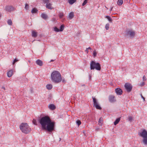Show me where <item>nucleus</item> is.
<instances>
[{"label": "nucleus", "instance_id": "50", "mask_svg": "<svg viewBox=\"0 0 147 147\" xmlns=\"http://www.w3.org/2000/svg\"><path fill=\"white\" fill-rule=\"evenodd\" d=\"M54 61V60H51V61H51H51Z\"/></svg>", "mask_w": 147, "mask_h": 147}, {"label": "nucleus", "instance_id": "46", "mask_svg": "<svg viewBox=\"0 0 147 147\" xmlns=\"http://www.w3.org/2000/svg\"><path fill=\"white\" fill-rule=\"evenodd\" d=\"M1 88L3 89L4 90H5V88L4 86H2Z\"/></svg>", "mask_w": 147, "mask_h": 147}, {"label": "nucleus", "instance_id": "20", "mask_svg": "<svg viewBox=\"0 0 147 147\" xmlns=\"http://www.w3.org/2000/svg\"><path fill=\"white\" fill-rule=\"evenodd\" d=\"M120 118H118L116 119V120L114 122V124L115 125H116L117 124H118L120 121Z\"/></svg>", "mask_w": 147, "mask_h": 147}, {"label": "nucleus", "instance_id": "26", "mask_svg": "<svg viewBox=\"0 0 147 147\" xmlns=\"http://www.w3.org/2000/svg\"><path fill=\"white\" fill-rule=\"evenodd\" d=\"M143 142L144 144L147 145V137L144 138Z\"/></svg>", "mask_w": 147, "mask_h": 147}, {"label": "nucleus", "instance_id": "13", "mask_svg": "<svg viewBox=\"0 0 147 147\" xmlns=\"http://www.w3.org/2000/svg\"><path fill=\"white\" fill-rule=\"evenodd\" d=\"M37 32L35 30H33L32 32V35L33 37H36L37 36Z\"/></svg>", "mask_w": 147, "mask_h": 147}, {"label": "nucleus", "instance_id": "4", "mask_svg": "<svg viewBox=\"0 0 147 147\" xmlns=\"http://www.w3.org/2000/svg\"><path fill=\"white\" fill-rule=\"evenodd\" d=\"M90 69L91 70L96 69L97 70H100L101 69L100 65L98 63H96L94 61H92L90 64Z\"/></svg>", "mask_w": 147, "mask_h": 147}, {"label": "nucleus", "instance_id": "9", "mask_svg": "<svg viewBox=\"0 0 147 147\" xmlns=\"http://www.w3.org/2000/svg\"><path fill=\"white\" fill-rule=\"evenodd\" d=\"M5 10L8 12H11L14 10V8L11 6H7L5 7Z\"/></svg>", "mask_w": 147, "mask_h": 147}, {"label": "nucleus", "instance_id": "42", "mask_svg": "<svg viewBox=\"0 0 147 147\" xmlns=\"http://www.w3.org/2000/svg\"><path fill=\"white\" fill-rule=\"evenodd\" d=\"M140 95H141V96L142 97V98L143 99L144 101H145V98H144L142 96V94H140Z\"/></svg>", "mask_w": 147, "mask_h": 147}, {"label": "nucleus", "instance_id": "49", "mask_svg": "<svg viewBox=\"0 0 147 147\" xmlns=\"http://www.w3.org/2000/svg\"><path fill=\"white\" fill-rule=\"evenodd\" d=\"M105 7L107 9H108V8L106 6H105Z\"/></svg>", "mask_w": 147, "mask_h": 147}, {"label": "nucleus", "instance_id": "21", "mask_svg": "<svg viewBox=\"0 0 147 147\" xmlns=\"http://www.w3.org/2000/svg\"><path fill=\"white\" fill-rule=\"evenodd\" d=\"M46 7L49 9H52L51 4L49 3H48L47 4H46Z\"/></svg>", "mask_w": 147, "mask_h": 147}, {"label": "nucleus", "instance_id": "43", "mask_svg": "<svg viewBox=\"0 0 147 147\" xmlns=\"http://www.w3.org/2000/svg\"><path fill=\"white\" fill-rule=\"evenodd\" d=\"M62 81L64 83H65L66 81L64 78H62Z\"/></svg>", "mask_w": 147, "mask_h": 147}, {"label": "nucleus", "instance_id": "18", "mask_svg": "<svg viewBox=\"0 0 147 147\" xmlns=\"http://www.w3.org/2000/svg\"><path fill=\"white\" fill-rule=\"evenodd\" d=\"M46 88H47L49 90H51L53 87L52 85L51 84H47L46 85Z\"/></svg>", "mask_w": 147, "mask_h": 147}, {"label": "nucleus", "instance_id": "11", "mask_svg": "<svg viewBox=\"0 0 147 147\" xmlns=\"http://www.w3.org/2000/svg\"><path fill=\"white\" fill-rule=\"evenodd\" d=\"M115 92L117 95H121L122 94V91L120 88H117L115 89Z\"/></svg>", "mask_w": 147, "mask_h": 147}, {"label": "nucleus", "instance_id": "5", "mask_svg": "<svg viewBox=\"0 0 147 147\" xmlns=\"http://www.w3.org/2000/svg\"><path fill=\"white\" fill-rule=\"evenodd\" d=\"M135 34V31L132 30H127L126 31L125 34V36L127 37L128 36L131 38H134Z\"/></svg>", "mask_w": 147, "mask_h": 147}, {"label": "nucleus", "instance_id": "23", "mask_svg": "<svg viewBox=\"0 0 147 147\" xmlns=\"http://www.w3.org/2000/svg\"><path fill=\"white\" fill-rule=\"evenodd\" d=\"M105 18H107L109 21L111 23H112V18L108 16H105Z\"/></svg>", "mask_w": 147, "mask_h": 147}, {"label": "nucleus", "instance_id": "27", "mask_svg": "<svg viewBox=\"0 0 147 147\" xmlns=\"http://www.w3.org/2000/svg\"><path fill=\"white\" fill-rule=\"evenodd\" d=\"M64 26L63 25V24L61 25L60 27V29L59 30L60 31H62L64 29Z\"/></svg>", "mask_w": 147, "mask_h": 147}, {"label": "nucleus", "instance_id": "30", "mask_svg": "<svg viewBox=\"0 0 147 147\" xmlns=\"http://www.w3.org/2000/svg\"><path fill=\"white\" fill-rule=\"evenodd\" d=\"M109 23H107L105 26V28L106 30H108L109 28Z\"/></svg>", "mask_w": 147, "mask_h": 147}, {"label": "nucleus", "instance_id": "24", "mask_svg": "<svg viewBox=\"0 0 147 147\" xmlns=\"http://www.w3.org/2000/svg\"><path fill=\"white\" fill-rule=\"evenodd\" d=\"M123 3V0H118L117 2V4L118 5H121Z\"/></svg>", "mask_w": 147, "mask_h": 147}, {"label": "nucleus", "instance_id": "38", "mask_svg": "<svg viewBox=\"0 0 147 147\" xmlns=\"http://www.w3.org/2000/svg\"><path fill=\"white\" fill-rule=\"evenodd\" d=\"M96 54H97L96 52V50H94V51L93 52V55L94 56V57H95L96 56Z\"/></svg>", "mask_w": 147, "mask_h": 147}, {"label": "nucleus", "instance_id": "8", "mask_svg": "<svg viewBox=\"0 0 147 147\" xmlns=\"http://www.w3.org/2000/svg\"><path fill=\"white\" fill-rule=\"evenodd\" d=\"M139 135L143 138L147 137V131L145 129L143 130V131L140 133Z\"/></svg>", "mask_w": 147, "mask_h": 147}, {"label": "nucleus", "instance_id": "15", "mask_svg": "<svg viewBox=\"0 0 147 147\" xmlns=\"http://www.w3.org/2000/svg\"><path fill=\"white\" fill-rule=\"evenodd\" d=\"M74 15L73 12H71L69 15V20L72 19L74 17Z\"/></svg>", "mask_w": 147, "mask_h": 147}, {"label": "nucleus", "instance_id": "10", "mask_svg": "<svg viewBox=\"0 0 147 147\" xmlns=\"http://www.w3.org/2000/svg\"><path fill=\"white\" fill-rule=\"evenodd\" d=\"M109 100L110 102H113L116 101L115 96L113 95H110L109 96Z\"/></svg>", "mask_w": 147, "mask_h": 147}, {"label": "nucleus", "instance_id": "19", "mask_svg": "<svg viewBox=\"0 0 147 147\" xmlns=\"http://www.w3.org/2000/svg\"><path fill=\"white\" fill-rule=\"evenodd\" d=\"M38 11V10L36 8H33L31 11V12L32 13H36Z\"/></svg>", "mask_w": 147, "mask_h": 147}, {"label": "nucleus", "instance_id": "28", "mask_svg": "<svg viewBox=\"0 0 147 147\" xmlns=\"http://www.w3.org/2000/svg\"><path fill=\"white\" fill-rule=\"evenodd\" d=\"M8 24L10 25H11L12 24V21L11 20H8L7 21Z\"/></svg>", "mask_w": 147, "mask_h": 147}, {"label": "nucleus", "instance_id": "3", "mask_svg": "<svg viewBox=\"0 0 147 147\" xmlns=\"http://www.w3.org/2000/svg\"><path fill=\"white\" fill-rule=\"evenodd\" d=\"M20 129L22 131L26 134L30 132L31 129L27 123H22L20 126Z\"/></svg>", "mask_w": 147, "mask_h": 147}, {"label": "nucleus", "instance_id": "2", "mask_svg": "<svg viewBox=\"0 0 147 147\" xmlns=\"http://www.w3.org/2000/svg\"><path fill=\"white\" fill-rule=\"evenodd\" d=\"M51 80L55 83H58L62 81V78L60 73L57 71H54L51 74Z\"/></svg>", "mask_w": 147, "mask_h": 147}, {"label": "nucleus", "instance_id": "39", "mask_svg": "<svg viewBox=\"0 0 147 147\" xmlns=\"http://www.w3.org/2000/svg\"><path fill=\"white\" fill-rule=\"evenodd\" d=\"M43 2L44 3H46V4H47L49 3V0H43Z\"/></svg>", "mask_w": 147, "mask_h": 147}, {"label": "nucleus", "instance_id": "32", "mask_svg": "<svg viewBox=\"0 0 147 147\" xmlns=\"http://www.w3.org/2000/svg\"><path fill=\"white\" fill-rule=\"evenodd\" d=\"M87 0H85L82 3V5L83 6H84L87 3Z\"/></svg>", "mask_w": 147, "mask_h": 147}, {"label": "nucleus", "instance_id": "33", "mask_svg": "<svg viewBox=\"0 0 147 147\" xmlns=\"http://www.w3.org/2000/svg\"><path fill=\"white\" fill-rule=\"evenodd\" d=\"M29 8V5L28 4H25V8L26 10H28Z\"/></svg>", "mask_w": 147, "mask_h": 147}, {"label": "nucleus", "instance_id": "35", "mask_svg": "<svg viewBox=\"0 0 147 147\" xmlns=\"http://www.w3.org/2000/svg\"><path fill=\"white\" fill-rule=\"evenodd\" d=\"M76 123L78 124V125L79 126L80 125L81 123V121L80 120H78L76 121Z\"/></svg>", "mask_w": 147, "mask_h": 147}, {"label": "nucleus", "instance_id": "7", "mask_svg": "<svg viewBox=\"0 0 147 147\" xmlns=\"http://www.w3.org/2000/svg\"><path fill=\"white\" fill-rule=\"evenodd\" d=\"M124 86L127 92H130L131 91L132 86L131 84L129 83H126L125 84Z\"/></svg>", "mask_w": 147, "mask_h": 147}, {"label": "nucleus", "instance_id": "17", "mask_svg": "<svg viewBox=\"0 0 147 147\" xmlns=\"http://www.w3.org/2000/svg\"><path fill=\"white\" fill-rule=\"evenodd\" d=\"M49 108L51 110H54L56 108L55 106L53 104H51L50 105L49 107Z\"/></svg>", "mask_w": 147, "mask_h": 147}, {"label": "nucleus", "instance_id": "29", "mask_svg": "<svg viewBox=\"0 0 147 147\" xmlns=\"http://www.w3.org/2000/svg\"><path fill=\"white\" fill-rule=\"evenodd\" d=\"M133 117L131 116H129L128 117V119L129 121L130 122H131L132 120H133Z\"/></svg>", "mask_w": 147, "mask_h": 147}, {"label": "nucleus", "instance_id": "16", "mask_svg": "<svg viewBox=\"0 0 147 147\" xmlns=\"http://www.w3.org/2000/svg\"><path fill=\"white\" fill-rule=\"evenodd\" d=\"M13 72V71L12 70L9 71L7 72V76L9 77H11L12 75Z\"/></svg>", "mask_w": 147, "mask_h": 147}, {"label": "nucleus", "instance_id": "34", "mask_svg": "<svg viewBox=\"0 0 147 147\" xmlns=\"http://www.w3.org/2000/svg\"><path fill=\"white\" fill-rule=\"evenodd\" d=\"M32 123L35 125H37V122L36 120L35 119H33L32 121Z\"/></svg>", "mask_w": 147, "mask_h": 147}, {"label": "nucleus", "instance_id": "1", "mask_svg": "<svg viewBox=\"0 0 147 147\" xmlns=\"http://www.w3.org/2000/svg\"><path fill=\"white\" fill-rule=\"evenodd\" d=\"M39 122L43 129L51 132L54 129L55 122L52 121L50 117L47 116L42 117L39 120Z\"/></svg>", "mask_w": 147, "mask_h": 147}, {"label": "nucleus", "instance_id": "45", "mask_svg": "<svg viewBox=\"0 0 147 147\" xmlns=\"http://www.w3.org/2000/svg\"><path fill=\"white\" fill-rule=\"evenodd\" d=\"M52 20L53 21H55L56 20V18H53L52 19Z\"/></svg>", "mask_w": 147, "mask_h": 147}, {"label": "nucleus", "instance_id": "48", "mask_svg": "<svg viewBox=\"0 0 147 147\" xmlns=\"http://www.w3.org/2000/svg\"><path fill=\"white\" fill-rule=\"evenodd\" d=\"M113 7H111V9H110V11H111L112 10V9H113Z\"/></svg>", "mask_w": 147, "mask_h": 147}, {"label": "nucleus", "instance_id": "41", "mask_svg": "<svg viewBox=\"0 0 147 147\" xmlns=\"http://www.w3.org/2000/svg\"><path fill=\"white\" fill-rule=\"evenodd\" d=\"M143 81H146V78L145 76H144L143 77Z\"/></svg>", "mask_w": 147, "mask_h": 147}, {"label": "nucleus", "instance_id": "40", "mask_svg": "<svg viewBox=\"0 0 147 147\" xmlns=\"http://www.w3.org/2000/svg\"><path fill=\"white\" fill-rule=\"evenodd\" d=\"M18 61V60L17 59H16L14 60L13 63V64L14 65L15 63L16 62Z\"/></svg>", "mask_w": 147, "mask_h": 147}, {"label": "nucleus", "instance_id": "22", "mask_svg": "<svg viewBox=\"0 0 147 147\" xmlns=\"http://www.w3.org/2000/svg\"><path fill=\"white\" fill-rule=\"evenodd\" d=\"M76 0H68L69 3L71 5L73 4L75 2Z\"/></svg>", "mask_w": 147, "mask_h": 147}, {"label": "nucleus", "instance_id": "25", "mask_svg": "<svg viewBox=\"0 0 147 147\" xmlns=\"http://www.w3.org/2000/svg\"><path fill=\"white\" fill-rule=\"evenodd\" d=\"M59 16L60 18H62L64 16L63 13V12L59 13Z\"/></svg>", "mask_w": 147, "mask_h": 147}, {"label": "nucleus", "instance_id": "44", "mask_svg": "<svg viewBox=\"0 0 147 147\" xmlns=\"http://www.w3.org/2000/svg\"><path fill=\"white\" fill-rule=\"evenodd\" d=\"M85 51L87 53H88V49L86 48V50H85Z\"/></svg>", "mask_w": 147, "mask_h": 147}, {"label": "nucleus", "instance_id": "51", "mask_svg": "<svg viewBox=\"0 0 147 147\" xmlns=\"http://www.w3.org/2000/svg\"><path fill=\"white\" fill-rule=\"evenodd\" d=\"M61 140V138H59V141H60Z\"/></svg>", "mask_w": 147, "mask_h": 147}, {"label": "nucleus", "instance_id": "37", "mask_svg": "<svg viewBox=\"0 0 147 147\" xmlns=\"http://www.w3.org/2000/svg\"><path fill=\"white\" fill-rule=\"evenodd\" d=\"M102 117H100L99 119L98 123H101L102 121Z\"/></svg>", "mask_w": 147, "mask_h": 147}, {"label": "nucleus", "instance_id": "36", "mask_svg": "<svg viewBox=\"0 0 147 147\" xmlns=\"http://www.w3.org/2000/svg\"><path fill=\"white\" fill-rule=\"evenodd\" d=\"M145 82H141L140 84V86H142L145 85Z\"/></svg>", "mask_w": 147, "mask_h": 147}, {"label": "nucleus", "instance_id": "47", "mask_svg": "<svg viewBox=\"0 0 147 147\" xmlns=\"http://www.w3.org/2000/svg\"><path fill=\"white\" fill-rule=\"evenodd\" d=\"M87 48L88 49V50L90 49V50H91L92 49L90 47H89L88 48Z\"/></svg>", "mask_w": 147, "mask_h": 147}, {"label": "nucleus", "instance_id": "14", "mask_svg": "<svg viewBox=\"0 0 147 147\" xmlns=\"http://www.w3.org/2000/svg\"><path fill=\"white\" fill-rule=\"evenodd\" d=\"M41 17L43 19L46 20L48 18L47 15L45 13H42L41 14Z\"/></svg>", "mask_w": 147, "mask_h": 147}, {"label": "nucleus", "instance_id": "12", "mask_svg": "<svg viewBox=\"0 0 147 147\" xmlns=\"http://www.w3.org/2000/svg\"><path fill=\"white\" fill-rule=\"evenodd\" d=\"M36 63L38 65L40 66H42L43 65L42 61L40 59L37 60L36 61Z\"/></svg>", "mask_w": 147, "mask_h": 147}, {"label": "nucleus", "instance_id": "6", "mask_svg": "<svg viewBox=\"0 0 147 147\" xmlns=\"http://www.w3.org/2000/svg\"><path fill=\"white\" fill-rule=\"evenodd\" d=\"M92 98L93 102V107H95L97 109H101V107L99 105V104L97 100L95 97H92Z\"/></svg>", "mask_w": 147, "mask_h": 147}, {"label": "nucleus", "instance_id": "31", "mask_svg": "<svg viewBox=\"0 0 147 147\" xmlns=\"http://www.w3.org/2000/svg\"><path fill=\"white\" fill-rule=\"evenodd\" d=\"M54 30L56 32H59L60 31L59 29L57 27H55L54 28Z\"/></svg>", "mask_w": 147, "mask_h": 147}]
</instances>
